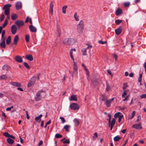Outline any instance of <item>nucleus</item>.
<instances>
[{
    "instance_id": "473e14b6",
    "label": "nucleus",
    "mask_w": 146,
    "mask_h": 146,
    "mask_svg": "<svg viewBox=\"0 0 146 146\" xmlns=\"http://www.w3.org/2000/svg\"><path fill=\"white\" fill-rule=\"evenodd\" d=\"M122 21V20H120L118 19L115 21V23L116 25H119Z\"/></svg>"
},
{
    "instance_id": "4d7b16f0",
    "label": "nucleus",
    "mask_w": 146,
    "mask_h": 146,
    "mask_svg": "<svg viewBox=\"0 0 146 146\" xmlns=\"http://www.w3.org/2000/svg\"><path fill=\"white\" fill-rule=\"evenodd\" d=\"M5 16L3 14H2L1 15V17L0 18V21L1 22L4 19Z\"/></svg>"
},
{
    "instance_id": "603ef678",
    "label": "nucleus",
    "mask_w": 146,
    "mask_h": 146,
    "mask_svg": "<svg viewBox=\"0 0 146 146\" xmlns=\"http://www.w3.org/2000/svg\"><path fill=\"white\" fill-rule=\"evenodd\" d=\"M127 85L126 83H124L123 84V86L122 87V89L123 90H125L126 88L127 87Z\"/></svg>"
},
{
    "instance_id": "8fccbe9b",
    "label": "nucleus",
    "mask_w": 146,
    "mask_h": 146,
    "mask_svg": "<svg viewBox=\"0 0 146 146\" xmlns=\"http://www.w3.org/2000/svg\"><path fill=\"white\" fill-rule=\"evenodd\" d=\"M3 135L4 136L6 137H9L10 134H9L7 132H5L4 133Z\"/></svg>"
},
{
    "instance_id": "7ed1b4c3",
    "label": "nucleus",
    "mask_w": 146,
    "mask_h": 146,
    "mask_svg": "<svg viewBox=\"0 0 146 146\" xmlns=\"http://www.w3.org/2000/svg\"><path fill=\"white\" fill-rule=\"evenodd\" d=\"M84 27V21L83 20H81L79 23L77 25V30L79 33L82 34L83 33Z\"/></svg>"
},
{
    "instance_id": "f8f14e48",
    "label": "nucleus",
    "mask_w": 146,
    "mask_h": 146,
    "mask_svg": "<svg viewBox=\"0 0 146 146\" xmlns=\"http://www.w3.org/2000/svg\"><path fill=\"white\" fill-rule=\"evenodd\" d=\"M29 28L32 32H36L37 31L36 28L32 25H30L29 26Z\"/></svg>"
},
{
    "instance_id": "4c0bfd02",
    "label": "nucleus",
    "mask_w": 146,
    "mask_h": 146,
    "mask_svg": "<svg viewBox=\"0 0 146 146\" xmlns=\"http://www.w3.org/2000/svg\"><path fill=\"white\" fill-rule=\"evenodd\" d=\"M57 31L58 35V36H60L61 33V31L60 27L58 26L57 27Z\"/></svg>"
},
{
    "instance_id": "a211bd4d",
    "label": "nucleus",
    "mask_w": 146,
    "mask_h": 146,
    "mask_svg": "<svg viewBox=\"0 0 146 146\" xmlns=\"http://www.w3.org/2000/svg\"><path fill=\"white\" fill-rule=\"evenodd\" d=\"M19 40V36L17 35H16L15 36L14 39V44L16 45L17 44Z\"/></svg>"
},
{
    "instance_id": "423d86ee",
    "label": "nucleus",
    "mask_w": 146,
    "mask_h": 146,
    "mask_svg": "<svg viewBox=\"0 0 146 146\" xmlns=\"http://www.w3.org/2000/svg\"><path fill=\"white\" fill-rule=\"evenodd\" d=\"M35 80L34 77H33L29 81L27 85L28 87H31L35 83Z\"/></svg>"
},
{
    "instance_id": "39448f33",
    "label": "nucleus",
    "mask_w": 146,
    "mask_h": 146,
    "mask_svg": "<svg viewBox=\"0 0 146 146\" xmlns=\"http://www.w3.org/2000/svg\"><path fill=\"white\" fill-rule=\"evenodd\" d=\"M15 24L17 25L19 29L20 27L23 26L24 23L22 20H17L15 21Z\"/></svg>"
},
{
    "instance_id": "aec40b11",
    "label": "nucleus",
    "mask_w": 146,
    "mask_h": 146,
    "mask_svg": "<svg viewBox=\"0 0 146 146\" xmlns=\"http://www.w3.org/2000/svg\"><path fill=\"white\" fill-rule=\"evenodd\" d=\"M26 58L30 61H32L33 60V58L31 55H27L26 56Z\"/></svg>"
},
{
    "instance_id": "0e129e2a",
    "label": "nucleus",
    "mask_w": 146,
    "mask_h": 146,
    "mask_svg": "<svg viewBox=\"0 0 146 146\" xmlns=\"http://www.w3.org/2000/svg\"><path fill=\"white\" fill-rule=\"evenodd\" d=\"M2 116L4 117L5 118H7V117L5 113L3 112H2Z\"/></svg>"
},
{
    "instance_id": "680f3d73",
    "label": "nucleus",
    "mask_w": 146,
    "mask_h": 146,
    "mask_svg": "<svg viewBox=\"0 0 146 146\" xmlns=\"http://www.w3.org/2000/svg\"><path fill=\"white\" fill-rule=\"evenodd\" d=\"M60 118L61 119L62 123H64L66 122V120L63 117H60Z\"/></svg>"
},
{
    "instance_id": "13d9d810",
    "label": "nucleus",
    "mask_w": 146,
    "mask_h": 146,
    "mask_svg": "<svg viewBox=\"0 0 146 146\" xmlns=\"http://www.w3.org/2000/svg\"><path fill=\"white\" fill-rule=\"evenodd\" d=\"M70 143V140L68 139H67L65 141H63V143L64 144L65 143H67V144H69Z\"/></svg>"
},
{
    "instance_id": "c756f323",
    "label": "nucleus",
    "mask_w": 146,
    "mask_h": 146,
    "mask_svg": "<svg viewBox=\"0 0 146 146\" xmlns=\"http://www.w3.org/2000/svg\"><path fill=\"white\" fill-rule=\"evenodd\" d=\"M86 49L87 48H84L82 49V55L83 56H85L87 55Z\"/></svg>"
},
{
    "instance_id": "e2e57ef3",
    "label": "nucleus",
    "mask_w": 146,
    "mask_h": 146,
    "mask_svg": "<svg viewBox=\"0 0 146 146\" xmlns=\"http://www.w3.org/2000/svg\"><path fill=\"white\" fill-rule=\"evenodd\" d=\"M119 109H121V110H124L126 108V107L125 106H122V107L119 106Z\"/></svg>"
},
{
    "instance_id": "052dcab7",
    "label": "nucleus",
    "mask_w": 146,
    "mask_h": 146,
    "mask_svg": "<svg viewBox=\"0 0 146 146\" xmlns=\"http://www.w3.org/2000/svg\"><path fill=\"white\" fill-rule=\"evenodd\" d=\"M51 120L50 119L45 124V125L44 126V128H46L47 127V125L50 124L51 123Z\"/></svg>"
},
{
    "instance_id": "5701e85b",
    "label": "nucleus",
    "mask_w": 146,
    "mask_h": 146,
    "mask_svg": "<svg viewBox=\"0 0 146 146\" xmlns=\"http://www.w3.org/2000/svg\"><path fill=\"white\" fill-rule=\"evenodd\" d=\"M9 68L10 67L7 64H5L3 66L2 68L3 70L7 71L9 70Z\"/></svg>"
},
{
    "instance_id": "ea45409f",
    "label": "nucleus",
    "mask_w": 146,
    "mask_h": 146,
    "mask_svg": "<svg viewBox=\"0 0 146 146\" xmlns=\"http://www.w3.org/2000/svg\"><path fill=\"white\" fill-rule=\"evenodd\" d=\"M102 101H104L105 102L106 101V100H107V98L105 95H102Z\"/></svg>"
},
{
    "instance_id": "6e6d98bb",
    "label": "nucleus",
    "mask_w": 146,
    "mask_h": 146,
    "mask_svg": "<svg viewBox=\"0 0 146 146\" xmlns=\"http://www.w3.org/2000/svg\"><path fill=\"white\" fill-rule=\"evenodd\" d=\"M123 117V115H120L119 116V117H118V120L119 123H120L121 121V119Z\"/></svg>"
},
{
    "instance_id": "c85d7f7f",
    "label": "nucleus",
    "mask_w": 146,
    "mask_h": 146,
    "mask_svg": "<svg viewBox=\"0 0 146 146\" xmlns=\"http://www.w3.org/2000/svg\"><path fill=\"white\" fill-rule=\"evenodd\" d=\"M121 138L119 135H117L114 138V140L115 141L117 142Z\"/></svg>"
},
{
    "instance_id": "3c124183",
    "label": "nucleus",
    "mask_w": 146,
    "mask_h": 146,
    "mask_svg": "<svg viewBox=\"0 0 146 146\" xmlns=\"http://www.w3.org/2000/svg\"><path fill=\"white\" fill-rule=\"evenodd\" d=\"M98 84V82L97 80H94L93 81V84L94 86H96Z\"/></svg>"
},
{
    "instance_id": "a878e982",
    "label": "nucleus",
    "mask_w": 146,
    "mask_h": 146,
    "mask_svg": "<svg viewBox=\"0 0 146 146\" xmlns=\"http://www.w3.org/2000/svg\"><path fill=\"white\" fill-rule=\"evenodd\" d=\"M70 126L69 125H66L64 126V129L66 131L68 132H69L70 131V130L68 129L70 128Z\"/></svg>"
},
{
    "instance_id": "2eb2a0df",
    "label": "nucleus",
    "mask_w": 146,
    "mask_h": 146,
    "mask_svg": "<svg viewBox=\"0 0 146 146\" xmlns=\"http://www.w3.org/2000/svg\"><path fill=\"white\" fill-rule=\"evenodd\" d=\"M10 84L14 86L18 87H21V83L19 82H11L10 83Z\"/></svg>"
},
{
    "instance_id": "bb28decb",
    "label": "nucleus",
    "mask_w": 146,
    "mask_h": 146,
    "mask_svg": "<svg viewBox=\"0 0 146 146\" xmlns=\"http://www.w3.org/2000/svg\"><path fill=\"white\" fill-rule=\"evenodd\" d=\"M105 103L107 107H109L111 106V102L109 100H106Z\"/></svg>"
},
{
    "instance_id": "864d4df0",
    "label": "nucleus",
    "mask_w": 146,
    "mask_h": 146,
    "mask_svg": "<svg viewBox=\"0 0 146 146\" xmlns=\"http://www.w3.org/2000/svg\"><path fill=\"white\" fill-rule=\"evenodd\" d=\"M6 38L5 36H1V41L2 42H5V40Z\"/></svg>"
},
{
    "instance_id": "9b49d317",
    "label": "nucleus",
    "mask_w": 146,
    "mask_h": 146,
    "mask_svg": "<svg viewBox=\"0 0 146 146\" xmlns=\"http://www.w3.org/2000/svg\"><path fill=\"white\" fill-rule=\"evenodd\" d=\"M132 128H134L136 129H142V127L140 123L135 124L133 125L132 126Z\"/></svg>"
},
{
    "instance_id": "20e7f679",
    "label": "nucleus",
    "mask_w": 146,
    "mask_h": 146,
    "mask_svg": "<svg viewBox=\"0 0 146 146\" xmlns=\"http://www.w3.org/2000/svg\"><path fill=\"white\" fill-rule=\"evenodd\" d=\"M70 108L72 110H78L80 108L79 105L76 103H72L70 105Z\"/></svg>"
},
{
    "instance_id": "58836bf2",
    "label": "nucleus",
    "mask_w": 146,
    "mask_h": 146,
    "mask_svg": "<svg viewBox=\"0 0 146 146\" xmlns=\"http://www.w3.org/2000/svg\"><path fill=\"white\" fill-rule=\"evenodd\" d=\"M4 14L6 15H9L10 13V10H5Z\"/></svg>"
},
{
    "instance_id": "37998d69",
    "label": "nucleus",
    "mask_w": 146,
    "mask_h": 146,
    "mask_svg": "<svg viewBox=\"0 0 146 146\" xmlns=\"http://www.w3.org/2000/svg\"><path fill=\"white\" fill-rule=\"evenodd\" d=\"M129 91L128 90H127L125 91L123 93V94L122 95V97H125L126 95H127V93Z\"/></svg>"
},
{
    "instance_id": "6e6552de",
    "label": "nucleus",
    "mask_w": 146,
    "mask_h": 146,
    "mask_svg": "<svg viewBox=\"0 0 146 146\" xmlns=\"http://www.w3.org/2000/svg\"><path fill=\"white\" fill-rule=\"evenodd\" d=\"M42 98V96L39 92H37L36 94V97H35V100L36 101H38L41 100Z\"/></svg>"
},
{
    "instance_id": "412c9836",
    "label": "nucleus",
    "mask_w": 146,
    "mask_h": 146,
    "mask_svg": "<svg viewBox=\"0 0 146 146\" xmlns=\"http://www.w3.org/2000/svg\"><path fill=\"white\" fill-rule=\"evenodd\" d=\"M73 121L75 123V126L76 127H77L79 125L80 122L79 120L77 119H74Z\"/></svg>"
},
{
    "instance_id": "9d476101",
    "label": "nucleus",
    "mask_w": 146,
    "mask_h": 146,
    "mask_svg": "<svg viewBox=\"0 0 146 146\" xmlns=\"http://www.w3.org/2000/svg\"><path fill=\"white\" fill-rule=\"evenodd\" d=\"M122 27V26H120L118 28L115 30V32L116 35H119L121 33L122 31L121 29Z\"/></svg>"
},
{
    "instance_id": "6ab92c4d",
    "label": "nucleus",
    "mask_w": 146,
    "mask_h": 146,
    "mask_svg": "<svg viewBox=\"0 0 146 146\" xmlns=\"http://www.w3.org/2000/svg\"><path fill=\"white\" fill-rule=\"evenodd\" d=\"M74 71H73V74L72 75V76H73L74 75L75 76H76L78 74V68H76V66L74 67L73 68Z\"/></svg>"
},
{
    "instance_id": "09e8293b",
    "label": "nucleus",
    "mask_w": 146,
    "mask_h": 146,
    "mask_svg": "<svg viewBox=\"0 0 146 146\" xmlns=\"http://www.w3.org/2000/svg\"><path fill=\"white\" fill-rule=\"evenodd\" d=\"M99 43L104 44H107V41H103L102 40H100L98 42Z\"/></svg>"
},
{
    "instance_id": "49530a36",
    "label": "nucleus",
    "mask_w": 146,
    "mask_h": 146,
    "mask_svg": "<svg viewBox=\"0 0 146 146\" xmlns=\"http://www.w3.org/2000/svg\"><path fill=\"white\" fill-rule=\"evenodd\" d=\"M29 35H27L25 37V40L27 42L29 41Z\"/></svg>"
},
{
    "instance_id": "338daca9",
    "label": "nucleus",
    "mask_w": 146,
    "mask_h": 146,
    "mask_svg": "<svg viewBox=\"0 0 146 146\" xmlns=\"http://www.w3.org/2000/svg\"><path fill=\"white\" fill-rule=\"evenodd\" d=\"M129 76L130 77H133L134 76L133 73L132 72L130 73L129 74Z\"/></svg>"
},
{
    "instance_id": "1a4fd4ad",
    "label": "nucleus",
    "mask_w": 146,
    "mask_h": 146,
    "mask_svg": "<svg viewBox=\"0 0 146 146\" xmlns=\"http://www.w3.org/2000/svg\"><path fill=\"white\" fill-rule=\"evenodd\" d=\"M22 3L18 1L16 3L15 7L17 10H20L22 7Z\"/></svg>"
},
{
    "instance_id": "0eeeda50",
    "label": "nucleus",
    "mask_w": 146,
    "mask_h": 146,
    "mask_svg": "<svg viewBox=\"0 0 146 146\" xmlns=\"http://www.w3.org/2000/svg\"><path fill=\"white\" fill-rule=\"evenodd\" d=\"M11 32L13 35H15L17 31V27L15 25H12L11 28Z\"/></svg>"
},
{
    "instance_id": "393cba45",
    "label": "nucleus",
    "mask_w": 146,
    "mask_h": 146,
    "mask_svg": "<svg viewBox=\"0 0 146 146\" xmlns=\"http://www.w3.org/2000/svg\"><path fill=\"white\" fill-rule=\"evenodd\" d=\"M11 37L10 36H9L7 39L6 40V43L7 45H9L11 42Z\"/></svg>"
},
{
    "instance_id": "a19ab883",
    "label": "nucleus",
    "mask_w": 146,
    "mask_h": 146,
    "mask_svg": "<svg viewBox=\"0 0 146 146\" xmlns=\"http://www.w3.org/2000/svg\"><path fill=\"white\" fill-rule=\"evenodd\" d=\"M142 74H140L139 75V77L138 80V81L139 82H141L142 80Z\"/></svg>"
},
{
    "instance_id": "c9c22d12",
    "label": "nucleus",
    "mask_w": 146,
    "mask_h": 146,
    "mask_svg": "<svg viewBox=\"0 0 146 146\" xmlns=\"http://www.w3.org/2000/svg\"><path fill=\"white\" fill-rule=\"evenodd\" d=\"M121 114V113L120 112H118L115 113L114 117L115 118H117V117H119V114Z\"/></svg>"
},
{
    "instance_id": "f704fd0d",
    "label": "nucleus",
    "mask_w": 146,
    "mask_h": 146,
    "mask_svg": "<svg viewBox=\"0 0 146 146\" xmlns=\"http://www.w3.org/2000/svg\"><path fill=\"white\" fill-rule=\"evenodd\" d=\"M67 7L66 6H64L62 7V13H63L65 14V13H66V9H67Z\"/></svg>"
},
{
    "instance_id": "69168bd1",
    "label": "nucleus",
    "mask_w": 146,
    "mask_h": 146,
    "mask_svg": "<svg viewBox=\"0 0 146 146\" xmlns=\"http://www.w3.org/2000/svg\"><path fill=\"white\" fill-rule=\"evenodd\" d=\"M113 57L115 58V60L116 61L117 60V55L116 54L113 55Z\"/></svg>"
},
{
    "instance_id": "4468645a",
    "label": "nucleus",
    "mask_w": 146,
    "mask_h": 146,
    "mask_svg": "<svg viewBox=\"0 0 146 146\" xmlns=\"http://www.w3.org/2000/svg\"><path fill=\"white\" fill-rule=\"evenodd\" d=\"M123 13L122 10L120 8H118L116 11L115 14L117 16H118L121 14Z\"/></svg>"
},
{
    "instance_id": "a18cd8bd",
    "label": "nucleus",
    "mask_w": 146,
    "mask_h": 146,
    "mask_svg": "<svg viewBox=\"0 0 146 146\" xmlns=\"http://www.w3.org/2000/svg\"><path fill=\"white\" fill-rule=\"evenodd\" d=\"M23 64L28 69H29L30 67L28 65V64L25 62H24Z\"/></svg>"
},
{
    "instance_id": "2f4dec72",
    "label": "nucleus",
    "mask_w": 146,
    "mask_h": 146,
    "mask_svg": "<svg viewBox=\"0 0 146 146\" xmlns=\"http://www.w3.org/2000/svg\"><path fill=\"white\" fill-rule=\"evenodd\" d=\"M124 6L125 7H127L129 6L130 3L129 2L124 3L123 4Z\"/></svg>"
},
{
    "instance_id": "72a5a7b5",
    "label": "nucleus",
    "mask_w": 146,
    "mask_h": 146,
    "mask_svg": "<svg viewBox=\"0 0 146 146\" xmlns=\"http://www.w3.org/2000/svg\"><path fill=\"white\" fill-rule=\"evenodd\" d=\"M0 46L2 48H5L6 46L5 42H1L0 43Z\"/></svg>"
},
{
    "instance_id": "774afa93",
    "label": "nucleus",
    "mask_w": 146,
    "mask_h": 146,
    "mask_svg": "<svg viewBox=\"0 0 146 146\" xmlns=\"http://www.w3.org/2000/svg\"><path fill=\"white\" fill-rule=\"evenodd\" d=\"M5 34V31L4 30H3L1 32V36H4Z\"/></svg>"
},
{
    "instance_id": "5fc2aeb1",
    "label": "nucleus",
    "mask_w": 146,
    "mask_h": 146,
    "mask_svg": "<svg viewBox=\"0 0 146 146\" xmlns=\"http://www.w3.org/2000/svg\"><path fill=\"white\" fill-rule=\"evenodd\" d=\"M106 90L107 91H108L110 90V86H109V84L108 83H106Z\"/></svg>"
},
{
    "instance_id": "bf43d9fd",
    "label": "nucleus",
    "mask_w": 146,
    "mask_h": 146,
    "mask_svg": "<svg viewBox=\"0 0 146 146\" xmlns=\"http://www.w3.org/2000/svg\"><path fill=\"white\" fill-rule=\"evenodd\" d=\"M140 98L141 99L146 98V94H143L140 96Z\"/></svg>"
},
{
    "instance_id": "f3484780",
    "label": "nucleus",
    "mask_w": 146,
    "mask_h": 146,
    "mask_svg": "<svg viewBox=\"0 0 146 146\" xmlns=\"http://www.w3.org/2000/svg\"><path fill=\"white\" fill-rule=\"evenodd\" d=\"M53 5L52 3H50V8L49 11V13L51 15L53 14Z\"/></svg>"
},
{
    "instance_id": "de8ad7c7",
    "label": "nucleus",
    "mask_w": 146,
    "mask_h": 146,
    "mask_svg": "<svg viewBox=\"0 0 146 146\" xmlns=\"http://www.w3.org/2000/svg\"><path fill=\"white\" fill-rule=\"evenodd\" d=\"M132 115L130 117V119H132L134 117L135 115V111H133L132 113Z\"/></svg>"
},
{
    "instance_id": "4be33fe9",
    "label": "nucleus",
    "mask_w": 146,
    "mask_h": 146,
    "mask_svg": "<svg viewBox=\"0 0 146 146\" xmlns=\"http://www.w3.org/2000/svg\"><path fill=\"white\" fill-rule=\"evenodd\" d=\"M70 101H77V99L76 95H72L71 96Z\"/></svg>"
},
{
    "instance_id": "7c9ffc66",
    "label": "nucleus",
    "mask_w": 146,
    "mask_h": 146,
    "mask_svg": "<svg viewBox=\"0 0 146 146\" xmlns=\"http://www.w3.org/2000/svg\"><path fill=\"white\" fill-rule=\"evenodd\" d=\"M17 18V16L16 14H13L11 16V19L13 20H15Z\"/></svg>"
},
{
    "instance_id": "c03bdc74",
    "label": "nucleus",
    "mask_w": 146,
    "mask_h": 146,
    "mask_svg": "<svg viewBox=\"0 0 146 146\" xmlns=\"http://www.w3.org/2000/svg\"><path fill=\"white\" fill-rule=\"evenodd\" d=\"M94 135L93 137V139L94 140H95L98 137V133L97 132H95L94 134Z\"/></svg>"
},
{
    "instance_id": "dca6fc26",
    "label": "nucleus",
    "mask_w": 146,
    "mask_h": 146,
    "mask_svg": "<svg viewBox=\"0 0 146 146\" xmlns=\"http://www.w3.org/2000/svg\"><path fill=\"white\" fill-rule=\"evenodd\" d=\"M11 5L10 4H7L4 5L2 8L3 10H10V8L11 7Z\"/></svg>"
},
{
    "instance_id": "f257e3e1",
    "label": "nucleus",
    "mask_w": 146,
    "mask_h": 146,
    "mask_svg": "<svg viewBox=\"0 0 146 146\" xmlns=\"http://www.w3.org/2000/svg\"><path fill=\"white\" fill-rule=\"evenodd\" d=\"M76 42V39L72 38H67L64 39L63 40V43L67 45H72Z\"/></svg>"
},
{
    "instance_id": "b1692460",
    "label": "nucleus",
    "mask_w": 146,
    "mask_h": 146,
    "mask_svg": "<svg viewBox=\"0 0 146 146\" xmlns=\"http://www.w3.org/2000/svg\"><path fill=\"white\" fill-rule=\"evenodd\" d=\"M7 141L10 144H12L14 143V141L12 139L8 138L7 139Z\"/></svg>"
},
{
    "instance_id": "79ce46f5",
    "label": "nucleus",
    "mask_w": 146,
    "mask_h": 146,
    "mask_svg": "<svg viewBox=\"0 0 146 146\" xmlns=\"http://www.w3.org/2000/svg\"><path fill=\"white\" fill-rule=\"evenodd\" d=\"M62 137V135L59 133H56L55 135V137L57 138H61Z\"/></svg>"
},
{
    "instance_id": "cd10ccee",
    "label": "nucleus",
    "mask_w": 146,
    "mask_h": 146,
    "mask_svg": "<svg viewBox=\"0 0 146 146\" xmlns=\"http://www.w3.org/2000/svg\"><path fill=\"white\" fill-rule=\"evenodd\" d=\"M8 78L7 76L5 74H2L1 76H0V80L3 79H6Z\"/></svg>"
},
{
    "instance_id": "e433bc0d",
    "label": "nucleus",
    "mask_w": 146,
    "mask_h": 146,
    "mask_svg": "<svg viewBox=\"0 0 146 146\" xmlns=\"http://www.w3.org/2000/svg\"><path fill=\"white\" fill-rule=\"evenodd\" d=\"M74 16L76 21H78L79 20V19L78 18V16L77 15V14L76 12L75 13Z\"/></svg>"
},
{
    "instance_id": "ddd939ff",
    "label": "nucleus",
    "mask_w": 146,
    "mask_h": 146,
    "mask_svg": "<svg viewBox=\"0 0 146 146\" xmlns=\"http://www.w3.org/2000/svg\"><path fill=\"white\" fill-rule=\"evenodd\" d=\"M15 59L17 62H18L21 63L23 61L22 58L19 56H16Z\"/></svg>"
},
{
    "instance_id": "f03ea898",
    "label": "nucleus",
    "mask_w": 146,
    "mask_h": 146,
    "mask_svg": "<svg viewBox=\"0 0 146 146\" xmlns=\"http://www.w3.org/2000/svg\"><path fill=\"white\" fill-rule=\"evenodd\" d=\"M108 117L109 118H107V120L108 121V125L109 127H110L111 130L115 125V119L114 118H113L111 122V115L110 114L108 115Z\"/></svg>"
}]
</instances>
